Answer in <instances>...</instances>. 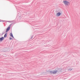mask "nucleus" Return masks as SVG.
<instances>
[{
    "mask_svg": "<svg viewBox=\"0 0 80 80\" xmlns=\"http://www.w3.org/2000/svg\"><path fill=\"white\" fill-rule=\"evenodd\" d=\"M63 2L66 5H68V4L69 3V2H68V1H63Z\"/></svg>",
    "mask_w": 80,
    "mask_h": 80,
    "instance_id": "1",
    "label": "nucleus"
},
{
    "mask_svg": "<svg viewBox=\"0 0 80 80\" xmlns=\"http://www.w3.org/2000/svg\"><path fill=\"white\" fill-rule=\"evenodd\" d=\"M3 39H4V37H2L1 38H0V41H1V42H2V41L3 40Z\"/></svg>",
    "mask_w": 80,
    "mask_h": 80,
    "instance_id": "2",
    "label": "nucleus"
},
{
    "mask_svg": "<svg viewBox=\"0 0 80 80\" xmlns=\"http://www.w3.org/2000/svg\"><path fill=\"white\" fill-rule=\"evenodd\" d=\"M61 14V13L60 12H58L57 13V17H59V16H60V15Z\"/></svg>",
    "mask_w": 80,
    "mask_h": 80,
    "instance_id": "3",
    "label": "nucleus"
},
{
    "mask_svg": "<svg viewBox=\"0 0 80 80\" xmlns=\"http://www.w3.org/2000/svg\"><path fill=\"white\" fill-rule=\"evenodd\" d=\"M10 29V27H8L6 29V32H7L8 31H9V30Z\"/></svg>",
    "mask_w": 80,
    "mask_h": 80,
    "instance_id": "4",
    "label": "nucleus"
},
{
    "mask_svg": "<svg viewBox=\"0 0 80 80\" xmlns=\"http://www.w3.org/2000/svg\"><path fill=\"white\" fill-rule=\"evenodd\" d=\"M57 72V70H54L53 71V74H55Z\"/></svg>",
    "mask_w": 80,
    "mask_h": 80,
    "instance_id": "5",
    "label": "nucleus"
},
{
    "mask_svg": "<svg viewBox=\"0 0 80 80\" xmlns=\"http://www.w3.org/2000/svg\"><path fill=\"white\" fill-rule=\"evenodd\" d=\"M10 35V36L11 37H12V38H14V37H13V34H12V33H11Z\"/></svg>",
    "mask_w": 80,
    "mask_h": 80,
    "instance_id": "6",
    "label": "nucleus"
},
{
    "mask_svg": "<svg viewBox=\"0 0 80 80\" xmlns=\"http://www.w3.org/2000/svg\"><path fill=\"white\" fill-rule=\"evenodd\" d=\"M7 37V33H5L4 35V38H6Z\"/></svg>",
    "mask_w": 80,
    "mask_h": 80,
    "instance_id": "7",
    "label": "nucleus"
},
{
    "mask_svg": "<svg viewBox=\"0 0 80 80\" xmlns=\"http://www.w3.org/2000/svg\"><path fill=\"white\" fill-rule=\"evenodd\" d=\"M13 22V21H7V22H9V23H12V22Z\"/></svg>",
    "mask_w": 80,
    "mask_h": 80,
    "instance_id": "8",
    "label": "nucleus"
},
{
    "mask_svg": "<svg viewBox=\"0 0 80 80\" xmlns=\"http://www.w3.org/2000/svg\"><path fill=\"white\" fill-rule=\"evenodd\" d=\"M53 74V71H51L49 72Z\"/></svg>",
    "mask_w": 80,
    "mask_h": 80,
    "instance_id": "9",
    "label": "nucleus"
},
{
    "mask_svg": "<svg viewBox=\"0 0 80 80\" xmlns=\"http://www.w3.org/2000/svg\"><path fill=\"white\" fill-rule=\"evenodd\" d=\"M13 23H11V24L10 25H9L10 27H11V26H12V25H13Z\"/></svg>",
    "mask_w": 80,
    "mask_h": 80,
    "instance_id": "10",
    "label": "nucleus"
},
{
    "mask_svg": "<svg viewBox=\"0 0 80 80\" xmlns=\"http://www.w3.org/2000/svg\"><path fill=\"white\" fill-rule=\"evenodd\" d=\"M68 70H70V71H71V70H72V69H71V68H70Z\"/></svg>",
    "mask_w": 80,
    "mask_h": 80,
    "instance_id": "11",
    "label": "nucleus"
},
{
    "mask_svg": "<svg viewBox=\"0 0 80 80\" xmlns=\"http://www.w3.org/2000/svg\"><path fill=\"white\" fill-rule=\"evenodd\" d=\"M9 39L10 40H12L13 39H12V38H10Z\"/></svg>",
    "mask_w": 80,
    "mask_h": 80,
    "instance_id": "12",
    "label": "nucleus"
},
{
    "mask_svg": "<svg viewBox=\"0 0 80 80\" xmlns=\"http://www.w3.org/2000/svg\"><path fill=\"white\" fill-rule=\"evenodd\" d=\"M2 22V20H0V22Z\"/></svg>",
    "mask_w": 80,
    "mask_h": 80,
    "instance_id": "13",
    "label": "nucleus"
},
{
    "mask_svg": "<svg viewBox=\"0 0 80 80\" xmlns=\"http://www.w3.org/2000/svg\"><path fill=\"white\" fill-rule=\"evenodd\" d=\"M32 38H33V37L32 36V38H31V39H32Z\"/></svg>",
    "mask_w": 80,
    "mask_h": 80,
    "instance_id": "14",
    "label": "nucleus"
}]
</instances>
